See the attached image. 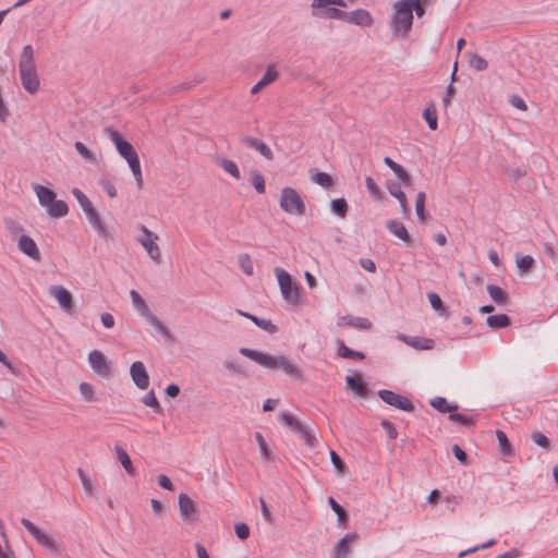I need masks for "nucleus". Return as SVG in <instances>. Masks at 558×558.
<instances>
[{"label": "nucleus", "mask_w": 558, "mask_h": 558, "mask_svg": "<svg viewBox=\"0 0 558 558\" xmlns=\"http://www.w3.org/2000/svg\"><path fill=\"white\" fill-rule=\"evenodd\" d=\"M240 354H242L245 357H248L250 360L256 362L263 367L266 368H281L288 376L292 378H300L301 373L299 368L292 364L287 357L284 356H272L268 353H264L257 350H253L250 348H240L239 350Z\"/></svg>", "instance_id": "obj_1"}, {"label": "nucleus", "mask_w": 558, "mask_h": 558, "mask_svg": "<svg viewBox=\"0 0 558 558\" xmlns=\"http://www.w3.org/2000/svg\"><path fill=\"white\" fill-rule=\"evenodd\" d=\"M20 80L23 88L34 95L39 89V77L36 71L34 60V49L32 45L24 46L19 61Z\"/></svg>", "instance_id": "obj_2"}, {"label": "nucleus", "mask_w": 558, "mask_h": 558, "mask_svg": "<svg viewBox=\"0 0 558 558\" xmlns=\"http://www.w3.org/2000/svg\"><path fill=\"white\" fill-rule=\"evenodd\" d=\"M393 9L391 29L395 35L401 34L402 37H405L413 25L412 8L408 5V0H399L395 3Z\"/></svg>", "instance_id": "obj_3"}, {"label": "nucleus", "mask_w": 558, "mask_h": 558, "mask_svg": "<svg viewBox=\"0 0 558 558\" xmlns=\"http://www.w3.org/2000/svg\"><path fill=\"white\" fill-rule=\"evenodd\" d=\"M274 271L283 300L290 305H299L301 286L294 282L291 275L283 268L276 267Z\"/></svg>", "instance_id": "obj_4"}, {"label": "nucleus", "mask_w": 558, "mask_h": 558, "mask_svg": "<svg viewBox=\"0 0 558 558\" xmlns=\"http://www.w3.org/2000/svg\"><path fill=\"white\" fill-rule=\"evenodd\" d=\"M72 194L75 196L83 211L86 214L90 226L96 230L98 235L104 239H108L109 233L100 219L98 211L93 207L89 198L77 187L72 190Z\"/></svg>", "instance_id": "obj_5"}, {"label": "nucleus", "mask_w": 558, "mask_h": 558, "mask_svg": "<svg viewBox=\"0 0 558 558\" xmlns=\"http://www.w3.org/2000/svg\"><path fill=\"white\" fill-rule=\"evenodd\" d=\"M279 205L280 208L289 215L303 216L306 211V206L301 194L289 186L281 190Z\"/></svg>", "instance_id": "obj_6"}, {"label": "nucleus", "mask_w": 558, "mask_h": 558, "mask_svg": "<svg viewBox=\"0 0 558 558\" xmlns=\"http://www.w3.org/2000/svg\"><path fill=\"white\" fill-rule=\"evenodd\" d=\"M22 525L32 534V536L41 546L50 549L53 554L59 555L61 551V544L56 543L47 536L38 526L26 518L21 520Z\"/></svg>", "instance_id": "obj_7"}, {"label": "nucleus", "mask_w": 558, "mask_h": 558, "mask_svg": "<svg viewBox=\"0 0 558 558\" xmlns=\"http://www.w3.org/2000/svg\"><path fill=\"white\" fill-rule=\"evenodd\" d=\"M378 397L387 404L395 407L404 412H413L414 405L409 398L399 395L392 390L381 389L378 391Z\"/></svg>", "instance_id": "obj_8"}, {"label": "nucleus", "mask_w": 558, "mask_h": 558, "mask_svg": "<svg viewBox=\"0 0 558 558\" xmlns=\"http://www.w3.org/2000/svg\"><path fill=\"white\" fill-rule=\"evenodd\" d=\"M144 235L140 239V243L146 250L148 256L156 263H160V250L159 246L155 243L157 240V235L148 230L145 226L141 227Z\"/></svg>", "instance_id": "obj_9"}, {"label": "nucleus", "mask_w": 558, "mask_h": 558, "mask_svg": "<svg viewBox=\"0 0 558 558\" xmlns=\"http://www.w3.org/2000/svg\"><path fill=\"white\" fill-rule=\"evenodd\" d=\"M132 380L141 390H145L149 386V376L143 362L135 361L130 367Z\"/></svg>", "instance_id": "obj_10"}, {"label": "nucleus", "mask_w": 558, "mask_h": 558, "mask_svg": "<svg viewBox=\"0 0 558 558\" xmlns=\"http://www.w3.org/2000/svg\"><path fill=\"white\" fill-rule=\"evenodd\" d=\"M88 362L92 369L100 376H109L110 367L104 353L99 350H93L88 354Z\"/></svg>", "instance_id": "obj_11"}, {"label": "nucleus", "mask_w": 558, "mask_h": 558, "mask_svg": "<svg viewBox=\"0 0 558 558\" xmlns=\"http://www.w3.org/2000/svg\"><path fill=\"white\" fill-rule=\"evenodd\" d=\"M345 22L361 27H371L374 24L372 14L362 8L347 12Z\"/></svg>", "instance_id": "obj_12"}, {"label": "nucleus", "mask_w": 558, "mask_h": 558, "mask_svg": "<svg viewBox=\"0 0 558 558\" xmlns=\"http://www.w3.org/2000/svg\"><path fill=\"white\" fill-rule=\"evenodd\" d=\"M51 295L58 301L60 307L66 312L71 313L74 306L73 296L71 292L62 286H52L50 288Z\"/></svg>", "instance_id": "obj_13"}, {"label": "nucleus", "mask_w": 558, "mask_h": 558, "mask_svg": "<svg viewBox=\"0 0 558 558\" xmlns=\"http://www.w3.org/2000/svg\"><path fill=\"white\" fill-rule=\"evenodd\" d=\"M19 250L34 260L39 262L41 256L36 242L29 236L22 234L17 241Z\"/></svg>", "instance_id": "obj_14"}, {"label": "nucleus", "mask_w": 558, "mask_h": 558, "mask_svg": "<svg viewBox=\"0 0 558 558\" xmlns=\"http://www.w3.org/2000/svg\"><path fill=\"white\" fill-rule=\"evenodd\" d=\"M398 339L407 343L408 345L416 349V350H433L435 347V340L430 338H425L421 336H407V335H398Z\"/></svg>", "instance_id": "obj_15"}, {"label": "nucleus", "mask_w": 558, "mask_h": 558, "mask_svg": "<svg viewBox=\"0 0 558 558\" xmlns=\"http://www.w3.org/2000/svg\"><path fill=\"white\" fill-rule=\"evenodd\" d=\"M357 533L345 534L333 547L331 558H347L349 555L350 545L357 539Z\"/></svg>", "instance_id": "obj_16"}, {"label": "nucleus", "mask_w": 558, "mask_h": 558, "mask_svg": "<svg viewBox=\"0 0 558 558\" xmlns=\"http://www.w3.org/2000/svg\"><path fill=\"white\" fill-rule=\"evenodd\" d=\"M241 143H243L246 146L257 150L267 160H272L274 159L272 150L262 140L256 138V137H252V136H243L241 138Z\"/></svg>", "instance_id": "obj_17"}, {"label": "nucleus", "mask_w": 558, "mask_h": 558, "mask_svg": "<svg viewBox=\"0 0 558 558\" xmlns=\"http://www.w3.org/2000/svg\"><path fill=\"white\" fill-rule=\"evenodd\" d=\"M179 510L183 521L194 520L196 508L194 501L184 493L179 495Z\"/></svg>", "instance_id": "obj_18"}, {"label": "nucleus", "mask_w": 558, "mask_h": 558, "mask_svg": "<svg viewBox=\"0 0 558 558\" xmlns=\"http://www.w3.org/2000/svg\"><path fill=\"white\" fill-rule=\"evenodd\" d=\"M344 324L360 330H368L373 326L369 319L359 316H341L338 319L337 325L343 326Z\"/></svg>", "instance_id": "obj_19"}, {"label": "nucleus", "mask_w": 558, "mask_h": 558, "mask_svg": "<svg viewBox=\"0 0 558 558\" xmlns=\"http://www.w3.org/2000/svg\"><path fill=\"white\" fill-rule=\"evenodd\" d=\"M387 189H388L390 195L396 197L398 199V202L400 203L402 213L403 214L410 213L411 208L408 204V199H407L404 192H402V190H401L400 183L393 182V181H388Z\"/></svg>", "instance_id": "obj_20"}, {"label": "nucleus", "mask_w": 558, "mask_h": 558, "mask_svg": "<svg viewBox=\"0 0 558 558\" xmlns=\"http://www.w3.org/2000/svg\"><path fill=\"white\" fill-rule=\"evenodd\" d=\"M279 421L296 436H299L306 427L301 422H299L294 415L287 411L279 413Z\"/></svg>", "instance_id": "obj_21"}, {"label": "nucleus", "mask_w": 558, "mask_h": 558, "mask_svg": "<svg viewBox=\"0 0 558 558\" xmlns=\"http://www.w3.org/2000/svg\"><path fill=\"white\" fill-rule=\"evenodd\" d=\"M279 421L296 436H299L306 427L301 422H299L294 415L287 411L279 413Z\"/></svg>", "instance_id": "obj_22"}, {"label": "nucleus", "mask_w": 558, "mask_h": 558, "mask_svg": "<svg viewBox=\"0 0 558 558\" xmlns=\"http://www.w3.org/2000/svg\"><path fill=\"white\" fill-rule=\"evenodd\" d=\"M345 384L356 396L366 397L368 393V387L360 376L348 375L345 377Z\"/></svg>", "instance_id": "obj_23"}, {"label": "nucleus", "mask_w": 558, "mask_h": 558, "mask_svg": "<svg viewBox=\"0 0 558 558\" xmlns=\"http://www.w3.org/2000/svg\"><path fill=\"white\" fill-rule=\"evenodd\" d=\"M386 228L404 243H411V236L402 222L391 219L386 222Z\"/></svg>", "instance_id": "obj_24"}, {"label": "nucleus", "mask_w": 558, "mask_h": 558, "mask_svg": "<svg viewBox=\"0 0 558 558\" xmlns=\"http://www.w3.org/2000/svg\"><path fill=\"white\" fill-rule=\"evenodd\" d=\"M336 344H337V354H338V356H340L342 359L359 360V361H362L365 359V354L363 352L350 349L344 343V341L341 339H337Z\"/></svg>", "instance_id": "obj_25"}, {"label": "nucleus", "mask_w": 558, "mask_h": 558, "mask_svg": "<svg viewBox=\"0 0 558 558\" xmlns=\"http://www.w3.org/2000/svg\"><path fill=\"white\" fill-rule=\"evenodd\" d=\"M117 150L120 156L126 160L129 166H134L135 163L140 162V158L135 148L126 140L117 147Z\"/></svg>", "instance_id": "obj_26"}, {"label": "nucleus", "mask_w": 558, "mask_h": 558, "mask_svg": "<svg viewBox=\"0 0 558 558\" xmlns=\"http://www.w3.org/2000/svg\"><path fill=\"white\" fill-rule=\"evenodd\" d=\"M47 214L52 218H62L68 215L69 206L64 201L53 199L48 206H46Z\"/></svg>", "instance_id": "obj_27"}, {"label": "nucleus", "mask_w": 558, "mask_h": 558, "mask_svg": "<svg viewBox=\"0 0 558 558\" xmlns=\"http://www.w3.org/2000/svg\"><path fill=\"white\" fill-rule=\"evenodd\" d=\"M430 407L437 410L439 413H451L459 409L457 403H449L444 397H435L429 400Z\"/></svg>", "instance_id": "obj_28"}, {"label": "nucleus", "mask_w": 558, "mask_h": 558, "mask_svg": "<svg viewBox=\"0 0 558 558\" xmlns=\"http://www.w3.org/2000/svg\"><path fill=\"white\" fill-rule=\"evenodd\" d=\"M34 191L38 197V202L41 206L46 207L56 198V193L40 184H34Z\"/></svg>", "instance_id": "obj_29"}, {"label": "nucleus", "mask_w": 558, "mask_h": 558, "mask_svg": "<svg viewBox=\"0 0 558 558\" xmlns=\"http://www.w3.org/2000/svg\"><path fill=\"white\" fill-rule=\"evenodd\" d=\"M130 296L134 307L141 313L142 316H144L147 319L149 315H153L145 300L141 296V294L137 291L131 290Z\"/></svg>", "instance_id": "obj_30"}, {"label": "nucleus", "mask_w": 558, "mask_h": 558, "mask_svg": "<svg viewBox=\"0 0 558 558\" xmlns=\"http://www.w3.org/2000/svg\"><path fill=\"white\" fill-rule=\"evenodd\" d=\"M486 324L493 329L506 328L511 325V318L506 314L489 315Z\"/></svg>", "instance_id": "obj_31"}, {"label": "nucleus", "mask_w": 558, "mask_h": 558, "mask_svg": "<svg viewBox=\"0 0 558 558\" xmlns=\"http://www.w3.org/2000/svg\"><path fill=\"white\" fill-rule=\"evenodd\" d=\"M328 504L331 507L332 511L337 514V520L339 525L347 527L349 522V514L345 509L339 505L332 497L328 498Z\"/></svg>", "instance_id": "obj_32"}, {"label": "nucleus", "mask_w": 558, "mask_h": 558, "mask_svg": "<svg viewBox=\"0 0 558 558\" xmlns=\"http://www.w3.org/2000/svg\"><path fill=\"white\" fill-rule=\"evenodd\" d=\"M114 450H116L118 460L121 462L125 472L129 475H134L135 469L133 466L132 460H131L130 456L128 454V452L122 447H120L118 445L114 447Z\"/></svg>", "instance_id": "obj_33"}, {"label": "nucleus", "mask_w": 558, "mask_h": 558, "mask_svg": "<svg viewBox=\"0 0 558 558\" xmlns=\"http://www.w3.org/2000/svg\"><path fill=\"white\" fill-rule=\"evenodd\" d=\"M311 173L312 181L320 185L322 187L329 189L333 185V179L329 173L314 169L311 170Z\"/></svg>", "instance_id": "obj_34"}, {"label": "nucleus", "mask_w": 558, "mask_h": 558, "mask_svg": "<svg viewBox=\"0 0 558 558\" xmlns=\"http://www.w3.org/2000/svg\"><path fill=\"white\" fill-rule=\"evenodd\" d=\"M425 201L426 194L425 192H418L415 201V211L417 216V220L421 223H425L427 218L429 217L428 213L425 210Z\"/></svg>", "instance_id": "obj_35"}, {"label": "nucleus", "mask_w": 558, "mask_h": 558, "mask_svg": "<svg viewBox=\"0 0 558 558\" xmlns=\"http://www.w3.org/2000/svg\"><path fill=\"white\" fill-rule=\"evenodd\" d=\"M487 292L490 296V299L499 304V305H505L507 304L508 300H509V296L508 294L506 293V291H504L500 287L498 286H495V284H488L487 286Z\"/></svg>", "instance_id": "obj_36"}, {"label": "nucleus", "mask_w": 558, "mask_h": 558, "mask_svg": "<svg viewBox=\"0 0 558 558\" xmlns=\"http://www.w3.org/2000/svg\"><path fill=\"white\" fill-rule=\"evenodd\" d=\"M423 118L425 119L428 128L432 131H436L438 128L437 109L434 102L428 105L423 111Z\"/></svg>", "instance_id": "obj_37"}, {"label": "nucleus", "mask_w": 558, "mask_h": 558, "mask_svg": "<svg viewBox=\"0 0 558 558\" xmlns=\"http://www.w3.org/2000/svg\"><path fill=\"white\" fill-rule=\"evenodd\" d=\"M348 203L343 197L335 198L330 203V210L340 218H345L348 214Z\"/></svg>", "instance_id": "obj_38"}, {"label": "nucleus", "mask_w": 558, "mask_h": 558, "mask_svg": "<svg viewBox=\"0 0 558 558\" xmlns=\"http://www.w3.org/2000/svg\"><path fill=\"white\" fill-rule=\"evenodd\" d=\"M247 318L251 319L256 326L271 335L278 331V327L272 324L270 319L260 318L255 315H247Z\"/></svg>", "instance_id": "obj_39"}, {"label": "nucleus", "mask_w": 558, "mask_h": 558, "mask_svg": "<svg viewBox=\"0 0 558 558\" xmlns=\"http://www.w3.org/2000/svg\"><path fill=\"white\" fill-rule=\"evenodd\" d=\"M496 436L498 439L499 451L505 456H510L512 453V446H511L507 435L502 430L497 429Z\"/></svg>", "instance_id": "obj_40"}, {"label": "nucleus", "mask_w": 558, "mask_h": 558, "mask_svg": "<svg viewBox=\"0 0 558 558\" xmlns=\"http://www.w3.org/2000/svg\"><path fill=\"white\" fill-rule=\"evenodd\" d=\"M251 182L257 193L263 194L266 191L265 178L258 170H251Z\"/></svg>", "instance_id": "obj_41"}, {"label": "nucleus", "mask_w": 558, "mask_h": 558, "mask_svg": "<svg viewBox=\"0 0 558 558\" xmlns=\"http://www.w3.org/2000/svg\"><path fill=\"white\" fill-rule=\"evenodd\" d=\"M147 322L167 340L171 339L170 330L153 314L149 315Z\"/></svg>", "instance_id": "obj_42"}, {"label": "nucleus", "mask_w": 558, "mask_h": 558, "mask_svg": "<svg viewBox=\"0 0 558 558\" xmlns=\"http://www.w3.org/2000/svg\"><path fill=\"white\" fill-rule=\"evenodd\" d=\"M219 166L234 179H240V170L233 160L223 158L219 161Z\"/></svg>", "instance_id": "obj_43"}, {"label": "nucleus", "mask_w": 558, "mask_h": 558, "mask_svg": "<svg viewBox=\"0 0 558 558\" xmlns=\"http://www.w3.org/2000/svg\"><path fill=\"white\" fill-rule=\"evenodd\" d=\"M142 402L154 410L155 413L159 414L162 412L154 390L148 391L142 399Z\"/></svg>", "instance_id": "obj_44"}, {"label": "nucleus", "mask_w": 558, "mask_h": 558, "mask_svg": "<svg viewBox=\"0 0 558 558\" xmlns=\"http://www.w3.org/2000/svg\"><path fill=\"white\" fill-rule=\"evenodd\" d=\"M320 16L330 20H339L345 22L347 11H343L339 8L328 7Z\"/></svg>", "instance_id": "obj_45"}, {"label": "nucleus", "mask_w": 558, "mask_h": 558, "mask_svg": "<svg viewBox=\"0 0 558 558\" xmlns=\"http://www.w3.org/2000/svg\"><path fill=\"white\" fill-rule=\"evenodd\" d=\"M449 421L457 422L464 426H471L475 423V416L473 415H464L461 413L451 412L448 416Z\"/></svg>", "instance_id": "obj_46"}, {"label": "nucleus", "mask_w": 558, "mask_h": 558, "mask_svg": "<svg viewBox=\"0 0 558 558\" xmlns=\"http://www.w3.org/2000/svg\"><path fill=\"white\" fill-rule=\"evenodd\" d=\"M470 66L476 71H485L488 68V62L477 53H471L469 58Z\"/></svg>", "instance_id": "obj_47"}, {"label": "nucleus", "mask_w": 558, "mask_h": 558, "mask_svg": "<svg viewBox=\"0 0 558 558\" xmlns=\"http://www.w3.org/2000/svg\"><path fill=\"white\" fill-rule=\"evenodd\" d=\"M77 475L82 482V485H83V489L85 492V494L89 495V496H94L95 495V488L92 484V481L90 478L88 477V475L84 472L83 469H77Z\"/></svg>", "instance_id": "obj_48"}, {"label": "nucleus", "mask_w": 558, "mask_h": 558, "mask_svg": "<svg viewBox=\"0 0 558 558\" xmlns=\"http://www.w3.org/2000/svg\"><path fill=\"white\" fill-rule=\"evenodd\" d=\"M74 148L77 151V154L85 161H88V162H95L96 161V158H95L94 154L82 142H78V141L75 142L74 143Z\"/></svg>", "instance_id": "obj_49"}, {"label": "nucleus", "mask_w": 558, "mask_h": 558, "mask_svg": "<svg viewBox=\"0 0 558 558\" xmlns=\"http://www.w3.org/2000/svg\"><path fill=\"white\" fill-rule=\"evenodd\" d=\"M239 266L245 275H247V276L253 275V272H254L253 260L248 254H242L239 256Z\"/></svg>", "instance_id": "obj_50"}, {"label": "nucleus", "mask_w": 558, "mask_h": 558, "mask_svg": "<svg viewBox=\"0 0 558 558\" xmlns=\"http://www.w3.org/2000/svg\"><path fill=\"white\" fill-rule=\"evenodd\" d=\"M279 77V72L276 70L274 64H269L259 80L265 86L274 83Z\"/></svg>", "instance_id": "obj_51"}, {"label": "nucleus", "mask_w": 558, "mask_h": 558, "mask_svg": "<svg viewBox=\"0 0 558 558\" xmlns=\"http://www.w3.org/2000/svg\"><path fill=\"white\" fill-rule=\"evenodd\" d=\"M535 264L534 258L531 255H524L517 259V267L521 272L530 271Z\"/></svg>", "instance_id": "obj_52"}, {"label": "nucleus", "mask_w": 558, "mask_h": 558, "mask_svg": "<svg viewBox=\"0 0 558 558\" xmlns=\"http://www.w3.org/2000/svg\"><path fill=\"white\" fill-rule=\"evenodd\" d=\"M80 393L84 401L86 402H94L96 401L95 393L93 386L88 383H81L80 384Z\"/></svg>", "instance_id": "obj_53"}, {"label": "nucleus", "mask_w": 558, "mask_h": 558, "mask_svg": "<svg viewBox=\"0 0 558 558\" xmlns=\"http://www.w3.org/2000/svg\"><path fill=\"white\" fill-rule=\"evenodd\" d=\"M532 440L539 447L546 449V450H549L550 448V441L548 439V437L543 434L542 432L539 430H535L532 433Z\"/></svg>", "instance_id": "obj_54"}, {"label": "nucleus", "mask_w": 558, "mask_h": 558, "mask_svg": "<svg viewBox=\"0 0 558 558\" xmlns=\"http://www.w3.org/2000/svg\"><path fill=\"white\" fill-rule=\"evenodd\" d=\"M254 436L258 444L262 458L264 460H269L270 459V450L268 449V446H267L263 435L259 432H256Z\"/></svg>", "instance_id": "obj_55"}, {"label": "nucleus", "mask_w": 558, "mask_h": 558, "mask_svg": "<svg viewBox=\"0 0 558 558\" xmlns=\"http://www.w3.org/2000/svg\"><path fill=\"white\" fill-rule=\"evenodd\" d=\"M365 185L372 197L375 199L381 198V191L372 177H366Z\"/></svg>", "instance_id": "obj_56"}, {"label": "nucleus", "mask_w": 558, "mask_h": 558, "mask_svg": "<svg viewBox=\"0 0 558 558\" xmlns=\"http://www.w3.org/2000/svg\"><path fill=\"white\" fill-rule=\"evenodd\" d=\"M298 437L303 440L308 448H315L317 445L315 435L307 427H305Z\"/></svg>", "instance_id": "obj_57"}, {"label": "nucleus", "mask_w": 558, "mask_h": 558, "mask_svg": "<svg viewBox=\"0 0 558 558\" xmlns=\"http://www.w3.org/2000/svg\"><path fill=\"white\" fill-rule=\"evenodd\" d=\"M427 299L430 303V306L437 311V312H445L446 308H445V305H444V302L441 300V298L435 293V292H428L427 293Z\"/></svg>", "instance_id": "obj_58"}, {"label": "nucleus", "mask_w": 558, "mask_h": 558, "mask_svg": "<svg viewBox=\"0 0 558 558\" xmlns=\"http://www.w3.org/2000/svg\"><path fill=\"white\" fill-rule=\"evenodd\" d=\"M104 132L110 137V140L113 142V144L116 145V148L125 141V138L122 136V134L114 130L113 128L111 126H106L104 129Z\"/></svg>", "instance_id": "obj_59"}, {"label": "nucleus", "mask_w": 558, "mask_h": 558, "mask_svg": "<svg viewBox=\"0 0 558 558\" xmlns=\"http://www.w3.org/2000/svg\"><path fill=\"white\" fill-rule=\"evenodd\" d=\"M383 429L387 433V436L390 440H395L398 437V430L393 423L388 420H383L380 423Z\"/></svg>", "instance_id": "obj_60"}, {"label": "nucleus", "mask_w": 558, "mask_h": 558, "mask_svg": "<svg viewBox=\"0 0 558 558\" xmlns=\"http://www.w3.org/2000/svg\"><path fill=\"white\" fill-rule=\"evenodd\" d=\"M393 173L400 180V182H399L400 186L401 185H404V186L411 185V183H412L411 175L405 171V169L402 166L398 167L397 170L393 171Z\"/></svg>", "instance_id": "obj_61"}, {"label": "nucleus", "mask_w": 558, "mask_h": 558, "mask_svg": "<svg viewBox=\"0 0 558 558\" xmlns=\"http://www.w3.org/2000/svg\"><path fill=\"white\" fill-rule=\"evenodd\" d=\"M330 7V0H313L311 3L312 15L320 16L319 10Z\"/></svg>", "instance_id": "obj_62"}, {"label": "nucleus", "mask_w": 558, "mask_h": 558, "mask_svg": "<svg viewBox=\"0 0 558 558\" xmlns=\"http://www.w3.org/2000/svg\"><path fill=\"white\" fill-rule=\"evenodd\" d=\"M99 185L102 187V190L107 193V195L110 198H114L117 196V194H118L117 189L111 181H109L107 179H100Z\"/></svg>", "instance_id": "obj_63"}, {"label": "nucleus", "mask_w": 558, "mask_h": 558, "mask_svg": "<svg viewBox=\"0 0 558 558\" xmlns=\"http://www.w3.org/2000/svg\"><path fill=\"white\" fill-rule=\"evenodd\" d=\"M330 460L337 472L342 473L347 468L341 457L333 450L330 451Z\"/></svg>", "instance_id": "obj_64"}]
</instances>
